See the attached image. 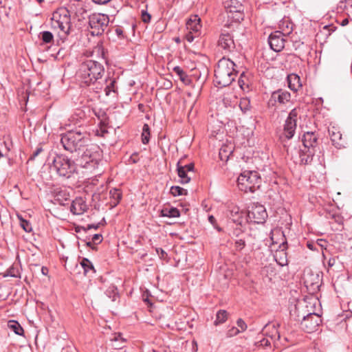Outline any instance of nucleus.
Returning a JSON list of instances; mask_svg holds the SVG:
<instances>
[{"label": "nucleus", "mask_w": 352, "mask_h": 352, "mask_svg": "<svg viewBox=\"0 0 352 352\" xmlns=\"http://www.w3.org/2000/svg\"><path fill=\"white\" fill-rule=\"evenodd\" d=\"M60 142L66 151L76 152L79 155L81 151L88 146L89 135L79 129L69 131L61 135Z\"/></svg>", "instance_id": "obj_1"}, {"label": "nucleus", "mask_w": 352, "mask_h": 352, "mask_svg": "<svg viewBox=\"0 0 352 352\" xmlns=\"http://www.w3.org/2000/svg\"><path fill=\"white\" fill-rule=\"evenodd\" d=\"M104 72L103 65L93 60L83 62L78 70V76L85 85L89 86L100 79Z\"/></svg>", "instance_id": "obj_2"}, {"label": "nucleus", "mask_w": 352, "mask_h": 352, "mask_svg": "<svg viewBox=\"0 0 352 352\" xmlns=\"http://www.w3.org/2000/svg\"><path fill=\"white\" fill-rule=\"evenodd\" d=\"M235 66V63L228 58L219 60L214 70L216 83L221 87L230 85L236 76Z\"/></svg>", "instance_id": "obj_3"}, {"label": "nucleus", "mask_w": 352, "mask_h": 352, "mask_svg": "<svg viewBox=\"0 0 352 352\" xmlns=\"http://www.w3.org/2000/svg\"><path fill=\"white\" fill-rule=\"evenodd\" d=\"M302 311L301 307L295 304L294 307H292L290 309V315L294 320L300 321V327L304 331L307 333L316 331L322 322L320 316L314 312H309L305 315V312L300 313Z\"/></svg>", "instance_id": "obj_4"}, {"label": "nucleus", "mask_w": 352, "mask_h": 352, "mask_svg": "<svg viewBox=\"0 0 352 352\" xmlns=\"http://www.w3.org/2000/svg\"><path fill=\"white\" fill-rule=\"evenodd\" d=\"M51 19L52 28L58 30V36L62 40L65 39L69 34L72 25L69 11L66 8H59L53 12Z\"/></svg>", "instance_id": "obj_5"}, {"label": "nucleus", "mask_w": 352, "mask_h": 352, "mask_svg": "<svg viewBox=\"0 0 352 352\" xmlns=\"http://www.w3.org/2000/svg\"><path fill=\"white\" fill-rule=\"evenodd\" d=\"M85 149L81 151L78 157L76 160L77 166L82 168L94 169L98 167L102 159V151L96 144H89Z\"/></svg>", "instance_id": "obj_6"}, {"label": "nucleus", "mask_w": 352, "mask_h": 352, "mask_svg": "<svg viewBox=\"0 0 352 352\" xmlns=\"http://www.w3.org/2000/svg\"><path fill=\"white\" fill-rule=\"evenodd\" d=\"M50 168L60 177L69 178L76 171L77 164L65 155H56L50 164Z\"/></svg>", "instance_id": "obj_7"}, {"label": "nucleus", "mask_w": 352, "mask_h": 352, "mask_svg": "<svg viewBox=\"0 0 352 352\" xmlns=\"http://www.w3.org/2000/svg\"><path fill=\"white\" fill-rule=\"evenodd\" d=\"M237 183L241 191L253 192L259 188L261 178L256 171L245 170L238 177Z\"/></svg>", "instance_id": "obj_8"}, {"label": "nucleus", "mask_w": 352, "mask_h": 352, "mask_svg": "<svg viewBox=\"0 0 352 352\" xmlns=\"http://www.w3.org/2000/svg\"><path fill=\"white\" fill-rule=\"evenodd\" d=\"M109 23V16L104 14L94 13L89 17L91 34L94 36L101 35L107 28Z\"/></svg>", "instance_id": "obj_9"}, {"label": "nucleus", "mask_w": 352, "mask_h": 352, "mask_svg": "<svg viewBox=\"0 0 352 352\" xmlns=\"http://www.w3.org/2000/svg\"><path fill=\"white\" fill-rule=\"evenodd\" d=\"M298 109H293L289 113L284 125L282 138L289 140L294 137L297 126Z\"/></svg>", "instance_id": "obj_10"}, {"label": "nucleus", "mask_w": 352, "mask_h": 352, "mask_svg": "<svg viewBox=\"0 0 352 352\" xmlns=\"http://www.w3.org/2000/svg\"><path fill=\"white\" fill-rule=\"evenodd\" d=\"M267 217L265 208L261 204H254L247 214L248 220L254 223H263Z\"/></svg>", "instance_id": "obj_11"}, {"label": "nucleus", "mask_w": 352, "mask_h": 352, "mask_svg": "<svg viewBox=\"0 0 352 352\" xmlns=\"http://www.w3.org/2000/svg\"><path fill=\"white\" fill-rule=\"evenodd\" d=\"M291 100V94L288 91L278 89L272 93L267 102L268 107H274L278 104H285Z\"/></svg>", "instance_id": "obj_12"}, {"label": "nucleus", "mask_w": 352, "mask_h": 352, "mask_svg": "<svg viewBox=\"0 0 352 352\" xmlns=\"http://www.w3.org/2000/svg\"><path fill=\"white\" fill-rule=\"evenodd\" d=\"M218 46L225 52H230L235 48V43L233 36L226 30L221 31L218 41Z\"/></svg>", "instance_id": "obj_13"}, {"label": "nucleus", "mask_w": 352, "mask_h": 352, "mask_svg": "<svg viewBox=\"0 0 352 352\" xmlns=\"http://www.w3.org/2000/svg\"><path fill=\"white\" fill-rule=\"evenodd\" d=\"M269 44L272 50L275 52H280L285 46V38L279 32L272 33L268 38Z\"/></svg>", "instance_id": "obj_14"}, {"label": "nucleus", "mask_w": 352, "mask_h": 352, "mask_svg": "<svg viewBox=\"0 0 352 352\" xmlns=\"http://www.w3.org/2000/svg\"><path fill=\"white\" fill-rule=\"evenodd\" d=\"M328 131L331 140L336 148L344 147L345 141L342 139V133L338 127L331 126L329 127Z\"/></svg>", "instance_id": "obj_15"}, {"label": "nucleus", "mask_w": 352, "mask_h": 352, "mask_svg": "<svg viewBox=\"0 0 352 352\" xmlns=\"http://www.w3.org/2000/svg\"><path fill=\"white\" fill-rule=\"evenodd\" d=\"M317 135L314 132L305 133L302 138L305 149H311L315 151V148L317 146Z\"/></svg>", "instance_id": "obj_16"}, {"label": "nucleus", "mask_w": 352, "mask_h": 352, "mask_svg": "<svg viewBox=\"0 0 352 352\" xmlns=\"http://www.w3.org/2000/svg\"><path fill=\"white\" fill-rule=\"evenodd\" d=\"M201 28V19L197 15L191 16L186 22V28L196 35H200Z\"/></svg>", "instance_id": "obj_17"}, {"label": "nucleus", "mask_w": 352, "mask_h": 352, "mask_svg": "<svg viewBox=\"0 0 352 352\" xmlns=\"http://www.w3.org/2000/svg\"><path fill=\"white\" fill-rule=\"evenodd\" d=\"M87 209V206L82 197H76L70 207V210L74 214H82Z\"/></svg>", "instance_id": "obj_18"}, {"label": "nucleus", "mask_w": 352, "mask_h": 352, "mask_svg": "<svg viewBox=\"0 0 352 352\" xmlns=\"http://www.w3.org/2000/svg\"><path fill=\"white\" fill-rule=\"evenodd\" d=\"M278 29L276 32H279L283 36L289 35L293 30V24L287 19L281 20L278 23Z\"/></svg>", "instance_id": "obj_19"}, {"label": "nucleus", "mask_w": 352, "mask_h": 352, "mask_svg": "<svg viewBox=\"0 0 352 352\" xmlns=\"http://www.w3.org/2000/svg\"><path fill=\"white\" fill-rule=\"evenodd\" d=\"M287 80L289 88L294 91H297L302 87L300 77L296 74H289Z\"/></svg>", "instance_id": "obj_20"}, {"label": "nucleus", "mask_w": 352, "mask_h": 352, "mask_svg": "<svg viewBox=\"0 0 352 352\" xmlns=\"http://www.w3.org/2000/svg\"><path fill=\"white\" fill-rule=\"evenodd\" d=\"M265 335L272 340H279L280 333L275 324H267L263 329Z\"/></svg>", "instance_id": "obj_21"}, {"label": "nucleus", "mask_w": 352, "mask_h": 352, "mask_svg": "<svg viewBox=\"0 0 352 352\" xmlns=\"http://www.w3.org/2000/svg\"><path fill=\"white\" fill-rule=\"evenodd\" d=\"M177 170L180 183L184 184H188L190 181V177L188 175V172L184 170L181 160H179L177 164Z\"/></svg>", "instance_id": "obj_22"}, {"label": "nucleus", "mask_w": 352, "mask_h": 352, "mask_svg": "<svg viewBox=\"0 0 352 352\" xmlns=\"http://www.w3.org/2000/svg\"><path fill=\"white\" fill-rule=\"evenodd\" d=\"M80 265L84 270V274L89 276L96 273V270L91 262L86 258H84L81 262Z\"/></svg>", "instance_id": "obj_23"}, {"label": "nucleus", "mask_w": 352, "mask_h": 352, "mask_svg": "<svg viewBox=\"0 0 352 352\" xmlns=\"http://www.w3.org/2000/svg\"><path fill=\"white\" fill-rule=\"evenodd\" d=\"M314 153L315 151L311 149L302 150L300 153V162L304 164H309L312 161Z\"/></svg>", "instance_id": "obj_24"}, {"label": "nucleus", "mask_w": 352, "mask_h": 352, "mask_svg": "<svg viewBox=\"0 0 352 352\" xmlns=\"http://www.w3.org/2000/svg\"><path fill=\"white\" fill-rule=\"evenodd\" d=\"M226 8L228 14H232V10L236 12L243 11L242 4L236 1L232 0L226 3Z\"/></svg>", "instance_id": "obj_25"}, {"label": "nucleus", "mask_w": 352, "mask_h": 352, "mask_svg": "<svg viewBox=\"0 0 352 352\" xmlns=\"http://www.w3.org/2000/svg\"><path fill=\"white\" fill-rule=\"evenodd\" d=\"M231 219L232 221L239 225H241L243 222V212L239 210V208L234 207L230 212Z\"/></svg>", "instance_id": "obj_26"}, {"label": "nucleus", "mask_w": 352, "mask_h": 352, "mask_svg": "<svg viewBox=\"0 0 352 352\" xmlns=\"http://www.w3.org/2000/svg\"><path fill=\"white\" fill-rule=\"evenodd\" d=\"M161 215L167 217H178L180 212L176 208H164L161 211Z\"/></svg>", "instance_id": "obj_27"}, {"label": "nucleus", "mask_w": 352, "mask_h": 352, "mask_svg": "<svg viewBox=\"0 0 352 352\" xmlns=\"http://www.w3.org/2000/svg\"><path fill=\"white\" fill-rule=\"evenodd\" d=\"M10 329L12 330L16 335L21 336L23 333V329L19 322L14 320H10L8 324Z\"/></svg>", "instance_id": "obj_28"}, {"label": "nucleus", "mask_w": 352, "mask_h": 352, "mask_svg": "<svg viewBox=\"0 0 352 352\" xmlns=\"http://www.w3.org/2000/svg\"><path fill=\"white\" fill-rule=\"evenodd\" d=\"M228 318V312L226 310H219L216 315V320L214 322V325L217 326L226 321Z\"/></svg>", "instance_id": "obj_29"}, {"label": "nucleus", "mask_w": 352, "mask_h": 352, "mask_svg": "<svg viewBox=\"0 0 352 352\" xmlns=\"http://www.w3.org/2000/svg\"><path fill=\"white\" fill-rule=\"evenodd\" d=\"M150 139V129L147 124H144L142 128V142L144 144L148 143Z\"/></svg>", "instance_id": "obj_30"}, {"label": "nucleus", "mask_w": 352, "mask_h": 352, "mask_svg": "<svg viewBox=\"0 0 352 352\" xmlns=\"http://www.w3.org/2000/svg\"><path fill=\"white\" fill-rule=\"evenodd\" d=\"M3 277L10 276L14 278H20V272L18 268L11 266L3 273Z\"/></svg>", "instance_id": "obj_31"}, {"label": "nucleus", "mask_w": 352, "mask_h": 352, "mask_svg": "<svg viewBox=\"0 0 352 352\" xmlns=\"http://www.w3.org/2000/svg\"><path fill=\"white\" fill-rule=\"evenodd\" d=\"M109 195L111 199L114 200L113 204L116 206L122 198V193L119 189L113 188L110 190Z\"/></svg>", "instance_id": "obj_32"}, {"label": "nucleus", "mask_w": 352, "mask_h": 352, "mask_svg": "<svg viewBox=\"0 0 352 352\" xmlns=\"http://www.w3.org/2000/svg\"><path fill=\"white\" fill-rule=\"evenodd\" d=\"M228 17L235 22H240L243 19L244 14L243 11L236 12L232 10V14H228Z\"/></svg>", "instance_id": "obj_33"}, {"label": "nucleus", "mask_w": 352, "mask_h": 352, "mask_svg": "<svg viewBox=\"0 0 352 352\" xmlns=\"http://www.w3.org/2000/svg\"><path fill=\"white\" fill-rule=\"evenodd\" d=\"M106 82L107 84L104 88L105 94L107 96H110L111 92H113V93L116 92V89H115L116 80L113 78V79L111 78V79H109V82H108L107 80H106Z\"/></svg>", "instance_id": "obj_34"}, {"label": "nucleus", "mask_w": 352, "mask_h": 352, "mask_svg": "<svg viewBox=\"0 0 352 352\" xmlns=\"http://www.w3.org/2000/svg\"><path fill=\"white\" fill-rule=\"evenodd\" d=\"M239 107L243 113H246L250 109V102L247 98H243L240 100Z\"/></svg>", "instance_id": "obj_35"}, {"label": "nucleus", "mask_w": 352, "mask_h": 352, "mask_svg": "<svg viewBox=\"0 0 352 352\" xmlns=\"http://www.w3.org/2000/svg\"><path fill=\"white\" fill-rule=\"evenodd\" d=\"M170 192L174 197L187 195V190L177 186H172Z\"/></svg>", "instance_id": "obj_36"}, {"label": "nucleus", "mask_w": 352, "mask_h": 352, "mask_svg": "<svg viewBox=\"0 0 352 352\" xmlns=\"http://www.w3.org/2000/svg\"><path fill=\"white\" fill-rule=\"evenodd\" d=\"M41 38L44 43H50L53 41L54 36L52 32L44 31L41 33Z\"/></svg>", "instance_id": "obj_37"}, {"label": "nucleus", "mask_w": 352, "mask_h": 352, "mask_svg": "<svg viewBox=\"0 0 352 352\" xmlns=\"http://www.w3.org/2000/svg\"><path fill=\"white\" fill-rule=\"evenodd\" d=\"M271 340L267 337L263 338L260 340L256 342L255 345L257 348L270 346L271 345Z\"/></svg>", "instance_id": "obj_38"}, {"label": "nucleus", "mask_w": 352, "mask_h": 352, "mask_svg": "<svg viewBox=\"0 0 352 352\" xmlns=\"http://www.w3.org/2000/svg\"><path fill=\"white\" fill-rule=\"evenodd\" d=\"M21 226L23 228V229L27 232H29L32 230L31 224L26 220L21 219Z\"/></svg>", "instance_id": "obj_39"}, {"label": "nucleus", "mask_w": 352, "mask_h": 352, "mask_svg": "<svg viewBox=\"0 0 352 352\" xmlns=\"http://www.w3.org/2000/svg\"><path fill=\"white\" fill-rule=\"evenodd\" d=\"M245 246V242L243 239H239L235 241V248L238 251L242 250Z\"/></svg>", "instance_id": "obj_40"}, {"label": "nucleus", "mask_w": 352, "mask_h": 352, "mask_svg": "<svg viewBox=\"0 0 352 352\" xmlns=\"http://www.w3.org/2000/svg\"><path fill=\"white\" fill-rule=\"evenodd\" d=\"M142 20L144 23H149L151 19V15L145 10H142Z\"/></svg>", "instance_id": "obj_41"}, {"label": "nucleus", "mask_w": 352, "mask_h": 352, "mask_svg": "<svg viewBox=\"0 0 352 352\" xmlns=\"http://www.w3.org/2000/svg\"><path fill=\"white\" fill-rule=\"evenodd\" d=\"M240 330L237 327H232L228 331L227 335L228 337H232L237 335Z\"/></svg>", "instance_id": "obj_42"}, {"label": "nucleus", "mask_w": 352, "mask_h": 352, "mask_svg": "<svg viewBox=\"0 0 352 352\" xmlns=\"http://www.w3.org/2000/svg\"><path fill=\"white\" fill-rule=\"evenodd\" d=\"M237 326L239 328H240V331H244L247 329V324L241 318L238 319L236 322Z\"/></svg>", "instance_id": "obj_43"}, {"label": "nucleus", "mask_w": 352, "mask_h": 352, "mask_svg": "<svg viewBox=\"0 0 352 352\" xmlns=\"http://www.w3.org/2000/svg\"><path fill=\"white\" fill-rule=\"evenodd\" d=\"M102 236L100 234H96L91 238L92 242L95 244L100 243L102 241Z\"/></svg>", "instance_id": "obj_44"}, {"label": "nucleus", "mask_w": 352, "mask_h": 352, "mask_svg": "<svg viewBox=\"0 0 352 352\" xmlns=\"http://www.w3.org/2000/svg\"><path fill=\"white\" fill-rule=\"evenodd\" d=\"M199 35H196L195 34H194V32H190V31L188 32V33L186 34V39L189 42V43H191L194 41L195 38V37H197L199 36Z\"/></svg>", "instance_id": "obj_45"}, {"label": "nucleus", "mask_w": 352, "mask_h": 352, "mask_svg": "<svg viewBox=\"0 0 352 352\" xmlns=\"http://www.w3.org/2000/svg\"><path fill=\"white\" fill-rule=\"evenodd\" d=\"M345 8L347 14L349 16H352V0L347 1Z\"/></svg>", "instance_id": "obj_46"}, {"label": "nucleus", "mask_w": 352, "mask_h": 352, "mask_svg": "<svg viewBox=\"0 0 352 352\" xmlns=\"http://www.w3.org/2000/svg\"><path fill=\"white\" fill-rule=\"evenodd\" d=\"M238 82H239L240 87L243 90H245L246 88L248 87V85L247 83H245L244 80L243 79V74H241V77L239 78Z\"/></svg>", "instance_id": "obj_47"}, {"label": "nucleus", "mask_w": 352, "mask_h": 352, "mask_svg": "<svg viewBox=\"0 0 352 352\" xmlns=\"http://www.w3.org/2000/svg\"><path fill=\"white\" fill-rule=\"evenodd\" d=\"M174 71L180 76L182 80H184V76L186 75L184 72L179 67H175Z\"/></svg>", "instance_id": "obj_48"}, {"label": "nucleus", "mask_w": 352, "mask_h": 352, "mask_svg": "<svg viewBox=\"0 0 352 352\" xmlns=\"http://www.w3.org/2000/svg\"><path fill=\"white\" fill-rule=\"evenodd\" d=\"M183 168H184V170L189 172H193L194 170V164L190 163L186 165H184Z\"/></svg>", "instance_id": "obj_49"}, {"label": "nucleus", "mask_w": 352, "mask_h": 352, "mask_svg": "<svg viewBox=\"0 0 352 352\" xmlns=\"http://www.w3.org/2000/svg\"><path fill=\"white\" fill-rule=\"evenodd\" d=\"M156 252L161 258H164L166 256V252L162 248H156Z\"/></svg>", "instance_id": "obj_50"}, {"label": "nucleus", "mask_w": 352, "mask_h": 352, "mask_svg": "<svg viewBox=\"0 0 352 352\" xmlns=\"http://www.w3.org/2000/svg\"><path fill=\"white\" fill-rule=\"evenodd\" d=\"M99 226L98 224L94 225V224H89L87 225V228H84L83 230L85 231H87L88 230L94 228V230H97Z\"/></svg>", "instance_id": "obj_51"}, {"label": "nucleus", "mask_w": 352, "mask_h": 352, "mask_svg": "<svg viewBox=\"0 0 352 352\" xmlns=\"http://www.w3.org/2000/svg\"><path fill=\"white\" fill-rule=\"evenodd\" d=\"M96 4H105L111 0H92Z\"/></svg>", "instance_id": "obj_52"}, {"label": "nucleus", "mask_w": 352, "mask_h": 352, "mask_svg": "<svg viewBox=\"0 0 352 352\" xmlns=\"http://www.w3.org/2000/svg\"><path fill=\"white\" fill-rule=\"evenodd\" d=\"M41 151H42L41 148H37L33 153L32 156L31 157V159L36 157Z\"/></svg>", "instance_id": "obj_53"}, {"label": "nucleus", "mask_w": 352, "mask_h": 352, "mask_svg": "<svg viewBox=\"0 0 352 352\" xmlns=\"http://www.w3.org/2000/svg\"><path fill=\"white\" fill-rule=\"evenodd\" d=\"M224 153H226V151L224 148H221L219 151V156L221 160H223V155Z\"/></svg>", "instance_id": "obj_54"}, {"label": "nucleus", "mask_w": 352, "mask_h": 352, "mask_svg": "<svg viewBox=\"0 0 352 352\" xmlns=\"http://www.w3.org/2000/svg\"><path fill=\"white\" fill-rule=\"evenodd\" d=\"M349 23V19H344L342 21V22L340 23V25L342 26H345L347 24Z\"/></svg>", "instance_id": "obj_55"}, {"label": "nucleus", "mask_w": 352, "mask_h": 352, "mask_svg": "<svg viewBox=\"0 0 352 352\" xmlns=\"http://www.w3.org/2000/svg\"><path fill=\"white\" fill-rule=\"evenodd\" d=\"M208 220L212 224H214L216 221L215 218L212 215L208 217Z\"/></svg>", "instance_id": "obj_56"}, {"label": "nucleus", "mask_w": 352, "mask_h": 352, "mask_svg": "<svg viewBox=\"0 0 352 352\" xmlns=\"http://www.w3.org/2000/svg\"><path fill=\"white\" fill-rule=\"evenodd\" d=\"M116 32L118 35H121L122 34V30L120 28H117L116 30Z\"/></svg>", "instance_id": "obj_57"}, {"label": "nucleus", "mask_w": 352, "mask_h": 352, "mask_svg": "<svg viewBox=\"0 0 352 352\" xmlns=\"http://www.w3.org/2000/svg\"><path fill=\"white\" fill-rule=\"evenodd\" d=\"M92 243H94L92 242V241H87V242H86V245H87V247H91Z\"/></svg>", "instance_id": "obj_58"}, {"label": "nucleus", "mask_w": 352, "mask_h": 352, "mask_svg": "<svg viewBox=\"0 0 352 352\" xmlns=\"http://www.w3.org/2000/svg\"><path fill=\"white\" fill-rule=\"evenodd\" d=\"M47 268H45V267H43V268H42V272H43V274H45V271H47Z\"/></svg>", "instance_id": "obj_59"}, {"label": "nucleus", "mask_w": 352, "mask_h": 352, "mask_svg": "<svg viewBox=\"0 0 352 352\" xmlns=\"http://www.w3.org/2000/svg\"><path fill=\"white\" fill-rule=\"evenodd\" d=\"M307 247H308L310 250H313V245H312L311 244L308 243V244H307Z\"/></svg>", "instance_id": "obj_60"}, {"label": "nucleus", "mask_w": 352, "mask_h": 352, "mask_svg": "<svg viewBox=\"0 0 352 352\" xmlns=\"http://www.w3.org/2000/svg\"><path fill=\"white\" fill-rule=\"evenodd\" d=\"M118 298V295L117 294H115L114 296H113V300L115 301L116 300V298Z\"/></svg>", "instance_id": "obj_61"}, {"label": "nucleus", "mask_w": 352, "mask_h": 352, "mask_svg": "<svg viewBox=\"0 0 352 352\" xmlns=\"http://www.w3.org/2000/svg\"><path fill=\"white\" fill-rule=\"evenodd\" d=\"M39 3H42L44 0H36Z\"/></svg>", "instance_id": "obj_62"}, {"label": "nucleus", "mask_w": 352, "mask_h": 352, "mask_svg": "<svg viewBox=\"0 0 352 352\" xmlns=\"http://www.w3.org/2000/svg\"><path fill=\"white\" fill-rule=\"evenodd\" d=\"M3 157V155L1 153H0V159H1V157Z\"/></svg>", "instance_id": "obj_63"}, {"label": "nucleus", "mask_w": 352, "mask_h": 352, "mask_svg": "<svg viewBox=\"0 0 352 352\" xmlns=\"http://www.w3.org/2000/svg\"><path fill=\"white\" fill-rule=\"evenodd\" d=\"M280 265H285V263H280Z\"/></svg>", "instance_id": "obj_64"}]
</instances>
